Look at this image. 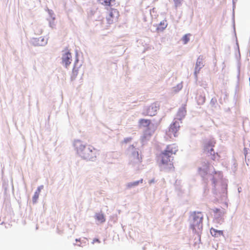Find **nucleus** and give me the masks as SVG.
Listing matches in <instances>:
<instances>
[{"label": "nucleus", "instance_id": "obj_4", "mask_svg": "<svg viewBox=\"0 0 250 250\" xmlns=\"http://www.w3.org/2000/svg\"><path fill=\"white\" fill-rule=\"evenodd\" d=\"M129 161L130 164H140L142 162V157L139 156V152L133 146H130L128 148Z\"/></svg>", "mask_w": 250, "mask_h": 250}, {"label": "nucleus", "instance_id": "obj_17", "mask_svg": "<svg viewBox=\"0 0 250 250\" xmlns=\"http://www.w3.org/2000/svg\"><path fill=\"white\" fill-rule=\"evenodd\" d=\"M96 219L100 222L101 223H103L105 221L104 216L102 213H97L96 214Z\"/></svg>", "mask_w": 250, "mask_h": 250}, {"label": "nucleus", "instance_id": "obj_2", "mask_svg": "<svg viewBox=\"0 0 250 250\" xmlns=\"http://www.w3.org/2000/svg\"><path fill=\"white\" fill-rule=\"evenodd\" d=\"M78 153L83 158L87 160H93L96 157V150L93 148L94 151L90 148H86L85 146L81 145L77 147Z\"/></svg>", "mask_w": 250, "mask_h": 250}, {"label": "nucleus", "instance_id": "obj_7", "mask_svg": "<svg viewBox=\"0 0 250 250\" xmlns=\"http://www.w3.org/2000/svg\"><path fill=\"white\" fill-rule=\"evenodd\" d=\"M180 128L179 122L178 121H175L171 124L169 128L167 134L170 138L173 136V137L176 136V133Z\"/></svg>", "mask_w": 250, "mask_h": 250}, {"label": "nucleus", "instance_id": "obj_12", "mask_svg": "<svg viewBox=\"0 0 250 250\" xmlns=\"http://www.w3.org/2000/svg\"><path fill=\"white\" fill-rule=\"evenodd\" d=\"M139 124L141 127H147L151 124V121L148 119H142L139 120Z\"/></svg>", "mask_w": 250, "mask_h": 250}, {"label": "nucleus", "instance_id": "obj_23", "mask_svg": "<svg viewBox=\"0 0 250 250\" xmlns=\"http://www.w3.org/2000/svg\"><path fill=\"white\" fill-rule=\"evenodd\" d=\"M95 243H100V241L98 239L95 238V239H93L92 243L94 244Z\"/></svg>", "mask_w": 250, "mask_h": 250}, {"label": "nucleus", "instance_id": "obj_21", "mask_svg": "<svg viewBox=\"0 0 250 250\" xmlns=\"http://www.w3.org/2000/svg\"><path fill=\"white\" fill-rule=\"evenodd\" d=\"M186 113V110L185 108H182L180 109L178 111V114L180 116H185V114Z\"/></svg>", "mask_w": 250, "mask_h": 250}, {"label": "nucleus", "instance_id": "obj_18", "mask_svg": "<svg viewBox=\"0 0 250 250\" xmlns=\"http://www.w3.org/2000/svg\"><path fill=\"white\" fill-rule=\"evenodd\" d=\"M40 192V190L39 188H38V190L35 192L34 195L33 197V202H34V203L36 202L37 200H38V199L39 198Z\"/></svg>", "mask_w": 250, "mask_h": 250}, {"label": "nucleus", "instance_id": "obj_19", "mask_svg": "<svg viewBox=\"0 0 250 250\" xmlns=\"http://www.w3.org/2000/svg\"><path fill=\"white\" fill-rule=\"evenodd\" d=\"M190 36V34H186L182 38V41L184 44L187 43L189 41V36Z\"/></svg>", "mask_w": 250, "mask_h": 250}, {"label": "nucleus", "instance_id": "obj_10", "mask_svg": "<svg viewBox=\"0 0 250 250\" xmlns=\"http://www.w3.org/2000/svg\"><path fill=\"white\" fill-rule=\"evenodd\" d=\"M71 55L69 52L64 54L62 57V62L64 63L66 66H67L71 63Z\"/></svg>", "mask_w": 250, "mask_h": 250}, {"label": "nucleus", "instance_id": "obj_1", "mask_svg": "<svg viewBox=\"0 0 250 250\" xmlns=\"http://www.w3.org/2000/svg\"><path fill=\"white\" fill-rule=\"evenodd\" d=\"M177 147L175 145H168L166 149L162 151L159 156L161 166L165 167H171L173 166L172 156L175 154L177 151Z\"/></svg>", "mask_w": 250, "mask_h": 250}, {"label": "nucleus", "instance_id": "obj_14", "mask_svg": "<svg viewBox=\"0 0 250 250\" xmlns=\"http://www.w3.org/2000/svg\"><path fill=\"white\" fill-rule=\"evenodd\" d=\"M210 233L211 235L214 236L223 235V230H218L213 228L210 229Z\"/></svg>", "mask_w": 250, "mask_h": 250}, {"label": "nucleus", "instance_id": "obj_20", "mask_svg": "<svg viewBox=\"0 0 250 250\" xmlns=\"http://www.w3.org/2000/svg\"><path fill=\"white\" fill-rule=\"evenodd\" d=\"M210 154L211 155V159L213 161H215L217 158L219 159L220 157V156L218 153H215L214 151L211 152V154Z\"/></svg>", "mask_w": 250, "mask_h": 250}, {"label": "nucleus", "instance_id": "obj_5", "mask_svg": "<svg viewBox=\"0 0 250 250\" xmlns=\"http://www.w3.org/2000/svg\"><path fill=\"white\" fill-rule=\"evenodd\" d=\"M119 16V12L117 9L111 8L109 13L106 16V23L109 25L117 22Z\"/></svg>", "mask_w": 250, "mask_h": 250}, {"label": "nucleus", "instance_id": "obj_16", "mask_svg": "<svg viewBox=\"0 0 250 250\" xmlns=\"http://www.w3.org/2000/svg\"><path fill=\"white\" fill-rule=\"evenodd\" d=\"M143 183V179H141V180H139V181H135V182H133L128 183L126 185V187L128 188H132L133 187L137 186L140 183Z\"/></svg>", "mask_w": 250, "mask_h": 250}, {"label": "nucleus", "instance_id": "obj_22", "mask_svg": "<svg viewBox=\"0 0 250 250\" xmlns=\"http://www.w3.org/2000/svg\"><path fill=\"white\" fill-rule=\"evenodd\" d=\"M184 0H173L175 6H180Z\"/></svg>", "mask_w": 250, "mask_h": 250}, {"label": "nucleus", "instance_id": "obj_13", "mask_svg": "<svg viewBox=\"0 0 250 250\" xmlns=\"http://www.w3.org/2000/svg\"><path fill=\"white\" fill-rule=\"evenodd\" d=\"M152 133L153 132L149 129H146L142 136L143 140H148L152 136Z\"/></svg>", "mask_w": 250, "mask_h": 250}, {"label": "nucleus", "instance_id": "obj_6", "mask_svg": "<svg viewBox=\"0 0 250 250\" xmlns=\"http://www.w3.org/2000/svg\"><path fill=\"white\" fill-rule=\"evenodd\" d=\"M216 144V141L214 139H210L206 140L203 146V149L205 152L211 154L214 151L213 147Z\"/></svg>", "mask_w": 250, "mask_h": 250}, {"label": "nucleus", "instance_id": "obj_24", "mask_svg": "<svg viewBox=\"0 0 250 250\" xmlns=\"http://www.w3.org/2000/svg\"><path fill=\"white\" fill-rule=\"evenodd\" d=\"M155 182V180L153 179H152L151 180H150L149 182V183L150 184L152 183H154Z\"/></svg>", "mask_w": 250, "mask_h": 250}, {"label": "nucleus", "instance_id": "obj_8", "mask_svg": "<svg viewBox=\"0 0 250 250\" xmlns=\"http://www.w3.org/2000/svg\"><path fill=\"white\" fill-rule=\"evenodd\" d=\"M204 66L203 58L202 56L198 58L195 67L194 74L197 77V74L200 72L201 69Z\"/></svg>", "mask_w": 250, "mask_h": 250}, {"label": "nucleus", "instance_id": "obj_9", "mask_svg": "<svg viewBox=\"0 0 250 250\" xmlns=\"http://www.w3.org/2000/svg\"><path fill=\"white\" fill-rule=\"evenodd\" d=\"M157 109L158 108L156 105H151L147 108L145 115L150 116H154L157 113Z\"/></svg>", "mask_w": 250, "mask_h": 250}, {"label": "nucleus", "instance_id": "obj_11", "mask_svg": "<svg viewBox=\"0 0 250 250\" xmlns=\"http://www.w3.org/2000/svg\"><path fill=\"white\" fill-rule=\"evenodd\" d=\"M167 23L166 20H163L158 25L156 30L159 31H163L167 27Z\"/></svg>", "mask_w": 250, "mask_h": 250}, {"label": "nucleus", "instance_id": "obj_3", "mask_svg": "<svg viewBox=\"0 0 250 250\" xmlns=\"http://www.w3.org/2000/svg\"><path fill=\"white\" fill-rule=\"evenodd\" d=\"M190 227L193 231L198 232L202 229L203 215L200 212L194 213L191 221Z\"/></svg>", "mask_w": 250, "mask_h": 250}, {"label": "nucleus", "instance_id": "obj_15", "mask_svg": "<svg viewBox=\"0 0 250 250\" xmlns=\"http://www.w3.org/2000/svg\"><path fill=\"white\" fill-rule=\"evenodd\" d=\"M98 1L104 6H111V3L115 1V0H98Z\"/></svg>", "mask_w": 250, "mask_h": 250}]
</instances>
